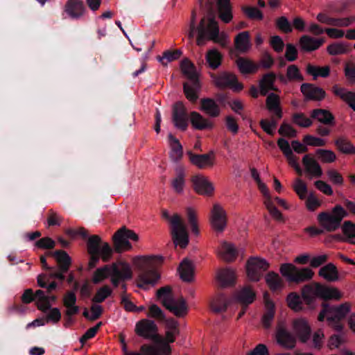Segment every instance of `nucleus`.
<instances>
[{"label": "nucleus", "mask_w": 355, "mask_h": 355, "mask_svg": "<svg viewBox=\"0 0 355 355\" xmlns=\"http://www.w3.org/2000/svg\"><path fill=\"white\" fill-rule=\"evenodd\" d=\"M341 296V293L337 288H329L317 282L306 284L302 288V298L309 309L315 308V302L317 298L324 300L321 304L322 309L318 320L323 322L326 319L328 325L338 332L343 329L341 322L350 312L351 305L348 302L333 305L327 301L332 299L340 300Z\"/></svg>", "instance_id": "f257e3e1"}, {"label": "nucleus", "mask_w": 355, "mask_h": 355, "mask_svg": "<svg viewBox=\"0 0 355 355\" xmlns=\"http://www.w3.org/2000/svg\"><path fill=\"white\" fill-rule=\"evenodd\" d=\"M136 334L146 340H152L155 345H141L140 352H128L125 349V355H170L171 349L164 339L158 334V327L155 321L149 319H141L135 324Z\"/></svg>", "instance_id": "f03ea898"}, {"label": "nucleus", "mask_w": 355, "mask_h": 355, "mask_svg": "<svg viewBox=\"0 0 355 355\" xmlns=\"http://www.w3.org/2000/svg\"><path fill=\"white\" fill-rule=\"evenodd\" d=\"M164 261V257L159 255H153L144 258L139 266V273L137 278V286L148 289L149 286L155 285L160 276L157 268Z\"/></svg>", "instance_id": "7ed1b4c3"}, {"label": "nucleus", "mask_w": 355, "mask_h": 355, "mask_svg": "<svg viewBox=\"0 0 355 355\" xmlns=\"http://www.w3.org/2000/svg\"><path fill=\"white\" fill-rule=\"evenodd\" d=\"M197 32L196 44L198 46H203L206 40L225 46L226 35L223 33H220L218 24L214 18H209L207 22L205 17L202 18L197 28Z\"/></svg>", "instance_id": "20e7f679"}, {"label": "nucleus", "mask_w": 355, "mask_h": 355, "mask_svg": "<svg viewBox=\"0 0 355 355\" xmlns=\"http://www.w3.org/2000/svg\"><path fill=\"white\" fill-rule=\"evenodd\" d=\"M88 254L90 256L88 263V269L91 270L96 267L100 258L104 262H107L112 255V249L108 243H103L98 235H92L88 238L87 242Z\"/></svg>", "instance_id": "39448f33"}, {"label": "nucleus", "mask_w": 355, "mask_h": 355, "mask_svg": "<svg viewBox=\"0 0 355 355\" xmlns=\"http://www.w3.org/2000/svg\"><path fill=\"white\" fill-rule=\"evenodd\" d=\"M180 67L182 73L189 80V82L183 84L184 95L189 101L194 103L198 98V92L200 89L196 67L188 58H184L180 63Z\"/></svg>", "instance_id": "423d86ee"}, {"label": "nucleus", "mask_w": 355, "mask_h": 355, "mask_svg": "<svg viewBox=\"0 0 355 355\" xmlns=\"http://www.w3.org/2000/svg\"><path fill=\"white\" fill-rule=\"evenodd\" d=\"M157 297L162 300L163 306L175 316L183 317L187 313L188 307L186 300L183 297L175 300L170 286H166L158 289Z\"/></svg>", "instance_id": "0eeeda50"}, {"label": "nucleus", "mask_w": 355, "mask_h": 355, "mask_svg": "<svg viewBox=\"0 0 355 355\" xmlns=\"http://www.w3.org/2000/svg\"><path fill=\"white\" fill-rule=\"evenodd\" d=\"M162 216L164 218L170 220L171 233L174 243L180 245L181 248H185L189 241V234L181 217L178 214L171 217L166 210L163 211Z\"/></svg>", "instance_id": "6e6552de"}, {"label": "nucleus", "mask_w": 355, "mask_h": 355, "mask_svg": "<svg viewBox=\"0 0 355 355\" xmlns=\"http://www.w3.org/2000/svg\"><path fill=\"white\" fill-rule=\"evenodd\" d=\"M347 216V211L340 205H336L331 213L327 211L320 213L318 220L325 230L334 232L339 228L343 219Z\"/></svg>", "instance_id": "1a4fd4ad"}, {"label": "nucleus", "mask_w": 355, "mask_h": 355, "mask_svg": "<svg viewBox=\"0 0 355 355\" xmlns=\"http://www.w3.org/2000/svg\"><path fill=\"white\" fill-rule=\"evenodd\" d=\"M280 272L288 282L297 284L311 279L314 274L309 268L298 269L292 263L282 264Z\"/></svg>", "instance_id": "9d476101"}, {"label": "nucleus", "mask_w": 355, "mask_h": 355, "mask_svg": "<svg viewBox=\"0 0 355 355\" xmlns=\"http://www.w3.org/2000/svg\"><path fill=\"white\" fill-rule=\"evenodd\" d=\"M129 239L137 241L139 239L138 235L132 230L123 227L117 230L112 236L114 250L121 253L123 251L132 248Z\"/></svg>", "instance_id": "9b49d317"}, {"label": "nucleus", "mask_w": 355, "mask_h": 355, "mask_svg": "<svg viewBox=\"0 0 355 355\" xmlns=\"http://www.w3.org/2000/svg\"><path fill=\"white\" fill-rule=\"evenodd\" d=\"M275 339L279 346L286 349H292L296 345V338L284 320H279L277 323Z\"/></svg>", "instance_id": "f8f14e48"}, {"label": "nucleus", "mask_w": 355, "mask_h": 355, "mask_svg": "<svg viewBox=\"0 0 355 355\" xmlns=\"http://www.w3.org/2000/svg\"><path fill=\"white\" fill-rule=\"evenodd\" d=\"M110 281L116 288L119 286L120 282H125L131 279L132 277V271L129 263L126 262L119 261L112 263Z\"/></svg>", "instance_id": "ddd939ff"}, {"label": "nucleus", "mask_w": 355, "mask_h": 355, "mask_svg": "<svg viewBox=\"0 0 355 355\" xmlns=\"http://www.w3.org/2000/svg\"><path fill=\"white\" fill-rule=\"evenodd\" d=\"M49 274L42 273L37 276V282L40 287L46 288V293L50 294L53 291L58 288V284L55 282H51L49 283L51 279H58L61 282L64 281L65 276L64 273L67 272H62L60 269L59 270H55L52 268V270H49Z\"/></svg>", "instance_id": "4468645a"}, {"label": "nucleus", "mask_w": 355, "mask_h": 355, "mask_svg": "<svg viewBox=\"0 0 355 355\" xmlns=\"http://www.w3.org/2000/svg\"><path fill=\"white\" fill-rule=\"evenodd\" d=\"M268 267L269 264L265 259L251 257L246 263L247 275L250 280L258 282Z\"/></svg>", "instance_id": "2eb2a0df"}, {"label": "nucleus", "mask_w": 355, "mask_h": 355, "mask_svg": "<svg viewBox=\"0 0 355 355\" xmlns=\"http://www.w3.org/2000/svg\"><path fill=\"white\" fill-rule=\"evenodd\" d=\"M172 121L178 129L185 131L189 125V116L187 109L181 101L175 103L173 107Z\"/></svg>", "instance_id": "dca6fc26"}, {"label": "nucleus", "mask_w": 355, "mask_h": 355, "mask_svg": "<svg viewBox=\"0 0 355 355\" xmlns=\"http://www.w3.org/2000/svg\"><path fill=\"white\" fill-rule=\"evenodd\" d=\"M216 85L219 88L229 87L234 92H240L243 89V85L238 82L235 74L230 72H222L214 77Z\"/></svg>", "instance_id": "f3484780"}, {"label": "nucleus", "mask_w": 355, "mask_h": 355, "mask_svg": "<svg viewBox=\"0 0 355 355\" xmlns=\"http://www.w3.org/2000/svg\"><path fill=\"white\" fill-rule=\"evenodd\" d=\"M211 224L212 227L218 232H223L227 225L226 212L218 204H215L213 206Z\"/></svg>", "instance_id": "a211bd4d"}, {"label": "nucleus", "mask_w": 355, "mask_h": 355, "mask_svg": "<svg viewBox=\"0 0 355 355\" xmlns=\"http://www.w3.org/2000/svg\"><path fill=\"white\" fill-rule=\"evenodd\" d=\"M300 91L308 100L321 101L326 95L323 89L311 83H303L300 87Z\"/></svg>", "instance_id": "6ab92c4d"}, {"label": "nucleus", "mask_w": 355, "mask_h": 355, "mask_svg": "<svg viewBox=\"0 0 355 355\" xmlns=\"http://www.w3.org/2000/svg\"><path fill=\"white\" fill-rule=\"evenodd\" d=\"M293 327L302 343H306L311 336V327L304 318L295 319L293 322Z\"/></svg>", "instance_id": "aec40b11"}, {"label": "nucleus", "mask_w": 355, "mask_h": 355, "mask_svg": "<svg viewBox=\"0 0 355 355\" xmlns=\"http://www.w3.org/2000/svg\"><path fill=\"white\" fill-rule=\"evenodd\" d=\"M194 190L200 195L209 196L214 191V187L210 182L202 175H196L192 178Z\"/></svg>", "instance_id": "412c9836"}, {"label": "nucleus", "mask_w": 355, "mask_h": 355, "mask_svg": "<svg viewBox=\"0 0 355 355\" xmlns=\"http://www.w3.org/2000/svg\"><path fill=\"white\" fill-rule=\"evenodd\" d=\"M65 11L71 18L78 19L84 15L85 6L82 0H68Z\"/></svg>", "instance_id": "4be33fe9"}, {"label": "nucleus", "mask_w": 355, "mask_h": 355, "mask_svg": "<svg viewBox=\"0 0 355 355\" xmlns=\"http://www.w3.org/2000/svg\"><path fill=\"white\" fill-rule=\"evenodd\" d=\"M302 164L307 173L315 178H320L322 170L318 162L310 155H305L302 158Z\"/></svg>", "instance_id": "5701e85b"}, {"label": "nucleus", "mask_w": 355, "mask_h": 355, "mask_svg": "<svg viewBox=\"0 0 355 355\" xmlns=\"http://www.w3.org/2000/svg\"><path fill=\"white\" fill-rule=\"evenodd\" d=\"M200 103V110L209 116L215 118L220 115V107L213 98H203Z\"/></svg>", "instance_id": "b1692460"}, {"label": "nucleus", "mask_w": 355, "mask_h": 355, "mask_svg": "<svg viewBox=\"0 0 355 355\" xmlns=\"http://www.w3.org/2000/svg\"><path fill=\"white\" fill-rule=\"evenodd\" d=\"M235 279L234 270L230 268L220 269L216 275V280L221 288L233 286L235 284Z\"/></svg>", "instance_id": "393cba45"}, {"label": "nucleus", "mask_w": 355, "mask_h": 355, "mask_svg": "<svg viewBox=\"0 0 355 355\" xmlns=\"http://www.w3.org/2000/svg\"><path fill=\"white\" fill-rule=\"evenodd\" d=\"M213 154L214 153L212 151L207 154L201 155L195 154L191 151L187 152L189 161L191 162V164L201 169L205 168L206 166L213 165L211 157V155Z\"/></svg>", "instance_id": "a878e982"}, {"label": "nucleus", "mask_w": 355, "mask_h": 355, "mask_svg": "<svg viewBox=\"0 0 355 355\" xmlns=\"http://www.w3.org/2000/svg\"><path fill=\"white\" fill-rule=\"evenodd\" d=\"M311 117L327 126H334L336 123L334 116L327 110L314 109L311 113Z\"/></svg>", "instance_id": "bb28decb"}, {"label": "nucleus", "mask_w": 355, "mask_h": 355, "mask_svg": "<svg viewBox=\"0 0 355 355\" xmlns=\"http://www.w3.org/2000/svg\"><path fill=\"white\" fill-rule=\"evenodd\" d=\"M324 42V38H314L309 35H303L300 39L302 49L307 52L317 50Z\"/></svg>", "instance_id": "cd10ccee"}, {"label": "nucleus", "mask_w": 355, "mask_h": 355, "mask_svg": "<svg viewBox=\"0 0 355 355\" xmlns=\"http://www.w3.org/2000/svg\"><path fill=\"white\" fill-rule=\"evenodd\" d=\"M266 105L268 111L273 113L277 119L282 118L283 112L278 95L274 93L269 94L266 101Z\"/></svg>", "instance_id": "c85d7f7f"}, {"label": "nucleus", "mask_w": 355, "mask_h": 355, "mask_svg": "<svg viewBox=\"0 0 355 355\" xmlns=\"http://www.w3.org/2000/svg\"><path fill=\"white\" fill-rule=\"evenodd\" d=\"M276 74L270 72L264 74L259 81L260 93L262 96H266L270 90L277 91L275 86Z\"/></svg>", "instance_id": "c756f323"}, {"label": "nucleus", "mask_w": 355, "mask_h": 355, "mask_svg": "<svg viewBox=\"0 0 355 355\" xmlns=\"http://www.w3.org/2000/svg\"><path fill=\"white\" fill-rule=\"evenodd\" d=\"M256 298V294L252 288L248 286L244 287L239 291L235 295V299L241 306L248 307Z\"/></svg>", "instance_id": "7c9ffc66"}, {"label": "nucleus", "mask_w": 355, "mask_h": 355, "mask_svg": "<svg viewBox=\"0 0 355 355\" xmlns=\"http://www.w3.org/2000/svg\"><path fill=\"white\" fill-rule=\"evenodd\" d=\"M47 255L55 257L58 268L62 272H67L71 264V259L69 254L64 250H56L54 252H48Z\"/></svg>", "instance_id": "2f4dec72"}, {"label": "nucleus", "mask_w": 355, "mask_h": 355, "mask_svg": "<svg viewBox=\"0 0 355 355\" xmlns=\"http://www.w3.org/2000/svg\"><path fill=\"white\" fill-rule=\"evenodd\" d=\"M190 121L192 126L196 130L212 129L214 126L212 123L196 111L190 113Z\"/></svg>", "instance_id": "473e14b6"}, {"label": "nucleus", "mask_w": 355, "mask_h": 355, "mask_svg": "<svg viewBox=\"0 0 355 355\" xmlns=\"http://www.w3.org/2000/svg\"><path fill=\"white\" fill-rule=\"evenodd\" d=\"M217 4L220 19L225 23H229L233 17L230 1L218 0Z\"/></svg>", "instance_id": "72a5a7b5"}, {"label": "nucleus", "mask_w": 355, "mask_h": 355, "mask_svg": "<svg viewBox=\"0 0 355 355\" xmlns=\"http://www.w3.org/2000/svg\"><path fill=\"white\" fill-rule=\"evenodd\" d=\"M334 93L345 101L349 106L355 111V93L347 91L343 87L337 85L333 87Z\"/></svg>", "instance_id": "f704fd0d"}, {"label": "nucleus", "mask_w": 355, "mask_h": 355, "mask_svg": "<svg viewBox=\"0 0 355 355\" xmlns=\"http://www.w3.org/2000/svg\"><path fill=\"white\" fill-rule=\"evenodd\" d=\"M236 49L242 53H245L251 46L250 33L248 31L239 33L234 39Z\"/></svg>", "instance_id": "c9c22d12"}, {"label": "nucleus", "mask_w": 355, "mask_h": 355, "mask_svg": "<svg viewBox=\"0 0 355 355\" xmlns=\"http://www.w3.org/2000/svg\"><path fill=\"white\" fill-rule=\"evenodd\" d=\"M180 278L187 282H190L193 278V268L192 263L187 259H184L178 268Z\"/></svg>", "instance_id": "e433bc0d"}, {"label": "nucleus", "mask_w": 355, "mask_h": 355, "mask_svg": "<svg viewBox=\"0 0 355 355\" xmlns=\"http://www.w3.org/2000/svg\"><path fill=\"white\" fill-rule=\"evenodd\" d=\"M334 144L338 151L345 155H354L355 146L345 137H339L334 141Z\"/></svg>", "instance_id": "4c0bfd02"}, {"label": "nucleus", "mask_w": 355, "mask_h": 355, "mask_svg": "<svg viewBox=\"0 0 355 355\" xmlns=\"http://www.w3.org/2000/svg\"><path fill=\"white\" fill-rule=\"evenodd\" d=\"M318 275L330 282H335L338 279V269L332 263H329L322 267L319 270Z\"/></svg>", "instance_id": "58836bf2"}, {"label": "nucleus", "mask_w": 355, "mask_h": 355, "mask_svg": "<svg viewBox=\"0 0 355 355\" xmlns=\"http://www.w3.org/2000/svg\"><path fill=\"white\" fill-rule=\"evenodd\" d=\"M168 139L171 146L170 157L173 162H178L183 155L182 146L179 140L172 134L168 135Z\"/></svg>", "instance_id": "ea45409f"}, {"label": "nucleus", "mask_w": 355, "mask_h": 355, "mask_svg": "<svg viewBox=\"0 0 355 355\" xmlns=\"http://www.w3.org/2000/svg\"><path fill=\"white\" fill-rule=\"evenodd\" d=\"M236 62L239 71L243 74L254 73L257 69V66L252 61L243 57L238 58Z\"/></svg>", "instance_id": "a19ab883"}, {"label": "nucleus", "mask_w": 355, "mask_h": 355, "mask_svg": "<svg viewBox=\"0 0 355 355\" xmlns=\"http://www.w3.org/2000/svg\"><path fill=\"white\" fill-rule=\"evenodd\" d=\"M266 282L272 291H276L283 287V282L279 275L273 272H269L266 276Z\"/></svg>", "instance_id": "79ce46f5"}, {"label": "nucleus", "mask_w": 355, "mask_h": 355, "mask_svg": "<svg viewBox=\"0 0 355 355\" xmlns=\"http://www.w3.org/2000/svg\"><path fill=\"white\" fill-rule=\"evenodd\" d=\"M306 72L313 76V80H316L319 76L327 78L329 76L330 67L329 66L320 67L309 64L306 67Z\"/></svg>", "instance_id": "37998d69"}, {"label": "nucleus", "mask_w": 355, "mask_h": 355, "mask_svg": "<svg viewBox=\"0 0 355 355\" xmlns=\"http://www.w3.org/2000/svg\"><path fill=\"white\" fill-rule=\"evenodd\" d=\"M112 268V264L111 266L110 265H105L104 266L101 268H97L95 272H94L93 277H92V282L95 284H100L102 282L104 279L110 276L111 271Z\"/></svg>", "instance_id": "c03bdc74"}, {"label": "nucleus", "mask_w": 355, "mask_h": 355, "mask_svg": "<svg viewBox=\"0 0 355 355\" xmlns=\"http://www.w3.org/2000/svg\"><path fill=\"white\" fill-rule=\"evenodd\" d=\"M34 298L37 300V309L43 312H46L51 308V304L48 302L47 295L42 290H37L34 293Z\"/></svg>", "instance_id": "a18cd8bd"}, {"label": "nucleus", "mask_w": 355, "mask_h": 355, "mask_svg": "<svg viewBox=\"0 0 355 355\" xmlns=\"http://www.w3.org/2000/svg\"><path fill=\"white\" fill-rule=\"evenodd\" d=\"M229 301L224 294H219L211 302V307L216 313H222L227 310Z\"/></svg>", "instance_id": "49530a36"}, {"label": "nucleus", "mask_w": 355, "mask_h": 355, "mask_svg": "<svg viewBox=\"0 0 355 355\" xmlns=\"http://www.w3.org/2000/svg\"><path fill=\"white\" fill-rule=\"evenodd\" d=\"M206 60L210 68L216 69L221 64L222 55L216 49L209 50L207 53Z\"/></svg>", "instance_id": "de8ad7c7"}, {"label": "nucleus", "mask_w": 355, "mask_h": 355, "mask_svg": "<svg viewBox=\"0 0 355 355\" xmlns=\"http://www.w3.org/2000/svg\"><path fill=\"white\" fill-rule=\"evenodd\" d=\"M185 184L184 170L179 167L176 168V176L171 182V186L176 193H181Z\"/></svg>", "instance_id": "09e8293b"}, {"label": "nucleus", "mask_w": 355, "mask_h": 355, "mask_svg": "<svg viewBox=\"0 0 355 355\" xmlns=\"http://www.w3.org/2000/svg\"><path fill=\"white\" fill-rule=\"evenodd\" d=\"M327 51L331 55L345 54L349 51V45L343 42H334L327 46Z\"/></svg>", "instance_id": "8fccbe9b"}, {"label": "nucleus", "mask_w": 355, "mask_h": 355, "mask_svg": "<svg viewBox=\"0 0 355 355\" xmlns=\"http://www.w3.org/2000/svg\"><path fill=\"white\" fill-rule=\"evenodd\" d=\"M221 253L223 259L227 261H234L237 256V252L234 245L227 242H224L222 244Z\"/></svg>", "instance_id": "3c124183"}, {"label": "nucleus", "mask_w": 355, "mask_h": 355, "mask_svg": "<svg viewBox=\"0 0 355 355\" xmlns=\"http://www.w3.org/2000/svg\"><path fill=\"white\" fill-rule=\"evenodd\" d=\"M267 311L262 317V323L265 328L268 329L271 326V322L275 316V306L274 304L268 300H266Z\"/></svg>", "instance_id": "603ef678"}, {"label": "nucleus", "mask_w": 355, "mask_h": 355, "mask_svg": "<svg viewBox=\"0 0 355 355\" xmlns=\"http://www.w3.org/2000/svg\"><path fill=\"white\" fill-rule=\"evenodd\" d=\"M112 293V290L108 285H105L97 290L96 294L92 299L94 303H102L106 298L110 297Z\"/></svg>", "instance_id": "864d4df0"}, {"label": "nucleus", "mask_w": 355, "mask_h": 355, "mask_svg": "<svg viewBox=\"0 0 355 355\" xmlns=\"http://www.w3.org/2000/svg\"><path fill=\"white\" fill-rule=\"evenodd\" d=\"M287 302L289 308L295 311H300L303 309L302 298L296 293H291L288 295Z\"/></svg>", "instance_id": "5fc2aeb1"}, {"label": "nucleus", "mask_w": 355, "mask_h": 355, "mask_svg": "<svg viewBox=\"0 0 355 355\" xmlns=\"http://www.w3.org/2000/svg\"><path fill=\"white\" fill-rule=\"evenodd\" d=\"M276 28L283 33L288 34L293 31L292 24L287 17L282 16L275 19Z\"/></svg>", "instance_id": "6e6d98bb"}, {"label": "nucleus", "mask_w": 355, "mask_h": 355, "mask_svg": "<svg viewBox=\"0 0 355 355\" xmlns=\"http://www.w3.org/2000/svg\"><path fill=\"white\" fill-rule=\"evenodd\" d=\"M292 121L293 123L302 128L310 127L313 123L312 120L306 117L302 112L294 113L292 116Z\"/></svg>", "instance_id": "4d7b16f0"}, {"label": "nucleus", "mask_w": 355, "mask_h": 355, "mask_svg": "<svg viewBox=\"0 0 355 355\" xmlns=\"http://www.w3.org/2000/svg\"><path fill=\"white\" fill-rule=\"evenodd\" d=\"M286 78L289 81L300 82L304 80L299 67L295 64L289 65L286 71Z\"/></svg>", "instance_id": "13d9d810"}, {"label": "nucleus", "mask_w": 355, "mask_h": 355, "mask_svg": "<svg viewBox=\"0 0 355 355\" xmlns=\"http://www.w3.org/2000/svg\"><path fill=\"white\" fill-rule=\"evenodd\" d=\"M315 154L324 163H332L336 159L335 153L330 150L319 148L316 150Z\"/></svg>", "instance_id": "bf43d9fd"}, {"label": "nucleus", "mask_w": 355, "mask_h": 355, "mask_svg": "<svg viewBox=\"0 0 355 355\" xmlns=\"http://www.w3.org/2000/svg\"><path fill=\"white\" fill-rule=\"evenodd\" d=\"M182 51L180 49L174 51H165L162 57H159V60L163 64H166L168 62L178 60L182 55Z\"/></svg>", "instance_id": "052dcab7"}, {"label": "nucleus", "mask_w": 355, "mask_h": 355, "mask_svg": "<svg viewBox=\"0 0 355 355\" xmlns=\"http://www.w3.org/2000/svg\"><path fill=\"white\" fill-rule=\"evenodd\" d=\"M242 10L251 19L261 20L263 18L262 12L256 7L243 6Z\"/></svg>", "instance_id": "680f3d73"}, {"label": "nucleus", "mask_w": 355, "mask_h": 355, "mask_svg": "<svg viewBox=\"0 0 355 355\" xmlns=\"http://www.w3.org/2000/svg\"><path fill=\"white\" fill-rule=\"evenodd\" d=\"M148 317L153 318L159 321H164L165 320V315L162 310L156 304H152L149 307L147 313Z\"/></svg>", "instance_id": "e2e57ef3"}, {"label": "nucleus", "mask_w": 355, "mask_h": 355, "mask_svg": "<svg viewBox=\"0 0 355 355\" xmlns=\"http://www.w3.org/2000/svg\"><path fill=\"white\" fill-rule=\"evenodd\" d=\"M293 189L300 199H304L306 197L308 192L307 187L301 179L296 180L295 183L293 185Z\"/></svg>", "instance_id": "0e129e2a"}, {"label": "nucleus", "mask_w": 355, "mask_h": 355, "mask_svg": "<svg viewBox=\"0 0 355 355\" xmlns=\"http://www.w3.org/2000/svg\"><path fill=\"white\" fill-rule=\"evenodd\" d=\"M264 204L270 212V215L276 220H281L282 219V213L275 206L272 199H265Z\"/></svg>", "instance_id": "69168bd1"}, {"label": "nucleus", "mask_w": 355, "mask_h": 355, "mask_svg": "<svg viewBox=\"0 0 355 355\" xmlns=\"http://www.w3.org/2000/svg\"><path fill=\"white\" fill-rule=\"evenodd\" d=\"M278 132L279 135L288 137H295L297 136V131L294 129L291 125L283 123L280 126Z\"/></svg>", "instance_id": "338daca9"}, {"label": "nucleus", "mask_w": 355, "mask_h": 355, "mask_svg": "<svg viewBox=\"0 0 355 355\" xmlns=\"http://www.w3.org/2000/svg\"><path fill=\"white\" fill-rule=\"evenodd\" d=\"M35 245L39 248L51 250L54 248L55 243L49 237H44L37 241Z\"/></svg>", "instance_id": "774afa93"}]
</instances>
